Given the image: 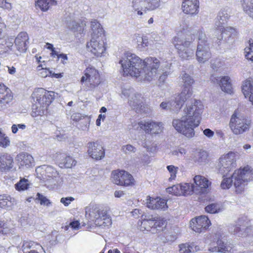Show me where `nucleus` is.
I'll return each instance as SVG.
<instances>
[{
  "mask_svg": "<svg viewBox=\"0 0 253 253\" xmlns=\"http://www.w3.org/2000/svg\"><path fill=\"white\" fill-rule=\"evenodd\" d=\"M69 227H71L73 229H79L80 227V224L77 220L72 221L70 223L69 226H65V230H68Z\"/></svg>",
  "mask_w": 253,
  "mask_h": 253,
  "instance_id": "obj_62",
  "label": "nucleus"
},
{
  "mask_svg": "<svg viewBox=\"0 0 253 253\" xmlns=\"http://www.w3.org/2000/svg\"><path fill=\"white\" fill-rule=\"evenodd\" d=\"M139 126L146 133L152 135L159 134L162 133L164 129L163 123L151 120L140 121L139 122Z\"/></svg>",
  "mask_w": 253,
  "mask_h": 253,
  "instance_id": "obj_16",
  "label": "nucleus"
},
{
  "mask_svg": "<svg viewBox=\"0 0 253 253\" xmlns=\"http://www.w3.org/2000/svg\"><path fill=\"white\" fill-rule=\"evenodd\" d=\"M31 185V183L28 179L25 178H22L20 179V181L15 185V189L19 191H24L28 189Z\"/></svg>",
  "mask_w": 253,
  "mask_h": 253,
  "instance_id": "obj_41",
  "label": "nucleus"
},
{
  "mask_svg": "<svg viewBox=\"0 0 253 253\" xmlns=\"http://www.w3.org/2000/svg\"><path fill=\"white\" fill-rule=\"evenodd\" d=\"M167 169L170 174V177L169 178V181L174 180L176 177L178 168L173 165H169L167 167Z\"/></svg>",
  "mask_w": 253,
  "mask_h": 253,
  "instance_id": "obj_51",
  "label": "nucleus"
},
{
  "mask_svg": "<svg viewBox=\"0 0 253 253\" xmlns=\"http://www.w3.org/2000/svg\"><path fill=\"white\" fill-rule=\"evenodd\" d=\"M37 177L41 180L46 181L51 178H57L59 177L57 171L52 167L47 165H42L38 167L36 169Z\"/></svg>",
  "mask_w": 253,
  "mask_h": 253,
  "instance_id": "obj_18",
  "label": "nucleus"
},
{
  "mask_svg": "<svg viewBox=\"0 0 253 253\" xmlns=\"http://www.w3.org/2000/svg\"><path fill=\"white\" fill-rule=\"evenodd\" d=\"M144 65L141 71L140 77L144 80L151 82L155 80L160 74L159 60L154 57H149L144 60Z\"/></svg>",
  "mask_w": 253,
  "mask_h": 253,
  "instance_id": "obj_7",
  "label": "nucleus"
},
{
  "mask_svg": "<svg viewBox=\"0 0 253 253\" xmlns=\"http://www.w3.org/2000/svg\"><path fill=\"white\" fill-rule=\"evenodd\" d=\"M16 204V200L9 195H0V207L6 210H12Z\"/></svg>",
  "mask_w": 253,
  "mask_h": 253,
  "instance_id": "obj_29",
  "label": "nucleus"
},
{
  "mask_svg": "<svg viewBox=\"0 0 253 253\" xmlns=\"http://www.w3.org/2000/svg\"><path fill=\"white\" fill-rule=\"evenodd\" d=\"M207 157L208 154L206 151H200L196 154L194 158V161L199 165H202L206 162Z\"/></svg>",
  "mask_w": 253,
  "mask_h": 253,
  "instance_id": "obj_45",
  "label": "nucleus"
},
{
  "mask_svg": "<svg viewBox=\"0 0 253 253\" xmlns=\"http://www.w3.org/2000/svg\"><path fill=\"white\" fill-rule=\"evenodd\" d=\"M230 9L226 7L221 9L218 13L215 22V26L217 29L214 30V34L216 37L217 42H220L221 40L224 38V42L227 44L230 47L234 42V38L237 35V32L235 28L231 27H224L227 20L229 17Z\"/></svg>",
  "mask_w": 253,
  "mask_h": 253,
  "instance_id": "obj_2",
  "label": "nucleus"
},
{
  "mask_svg": "<svg viewBox=\"0 0 253 253\" xmlns=\"http://www.w3.org/2000/svg\"><path fill=\"white\" fill-rule=\"evenodd\" d=\"M234 186L237 194L242 193L245 190L247 183L253 179V169L249 166L241 168L232 174Z\"/></svg>",
  "mask_w": 253,
  "mask_h": 253,
  "instance_id": "obj_5",
  "label": "nucleus"
},
{
  "mask_svg": "<svg viewBox=\"0 0 253 253\" xmlns=\"http://www.w3.org/2000/svg\"><path fill=\"white\" fill-rule=\"evenodd\" d=\"M55 159L61 168H71L77 163L76 161L72 157L64 153H57Z\"/></svg>",
  "mask_w": 253,
  "mask_h": 253,
  "instance_id": "obj_24",
  "label": "nucleus"
},
{
  "mask_svg": "<svg viewBox=\"0 0 253 253\" xmlns=\"http://www.w3.org/2000/svg\"><path fill=\"white\" fill-rule=\"evenodd\" d=\"M191 96V90L190 88L183 89L182 92L178 94L175 95L162 102L160 107L165 110L177 113L181 108L184 103Z\"/></svg>",
  "mask_w": 253,
  "mask_h": 253,
  "instance_id": "obj_6",
  "label": "nucleus"
},
{
  "mask_svg": "<svg viewBox=\"0 0 253 253\" xmlns=\"http://www.w3.org/2000/svg\"><path fill=\"white\" fill-rule=\"evenodd\" d=\"M113 182L118 185L124 186H132L134 184L132 176L125 170H114L112 172Z\"/></svg>",
  "mask_w": 253,
  "mask_h": 253,
  "instance_id": "obj_14",
  "label": "nucleus"
},
{
  "mask_svg": "<svg viewBox=\"0 0 253 253\" xmlns=\"http://www.w3.org/2000/svg\"><path fill=\"white\" fill-rule=\"evenodd\" d=\"M98 221L96 222V225L98 226L108 227L112 224L111 219L106 211L104 214H102L101 218Z\"/></svg>",
  "mask_w": 253,
  "mask_h": 253,
  "instance_id": "obj_46",
  "label": "nucleus"
},
{
  "mask_svg": "<svg viewBox=\"0 0 253 253\" xmlns=\"http://www.w3.org/2000/svg\"><path fill=\"white\" fill-rule=\"evenodd\" d=\"M0 7L10 10L12 8V4L7 0H0Z\"/></svg>",
  "mask_w": 253,
  "mask_h": 253,
  "instance_id": "obj_59",
  "label": "nucleus"
},
{
  "mask_svg": "<svg viewBox=\"0 0 253 253\" xmlns=\"http://www.w3.org/2000/svg\"><path fill=\"white\" fill-rule=\"evenodd\" d=\"M23 253H44L42 246L34 242H25L22 246Z\"/></svg>",
  "mask_w": 253,
  "mask_h": 253,
  "instance_id": "obj_26",
  "label": "nucleus"
},
{
  "mask_svg": "<svg viewBox=\"0 0 253 253\" xmlns=\"http://www.w3.org/2000/svg\"><path fill=\"white\" fill-rule=\"evenodd\" d=\"M28 40V35L26 33H20L15 40V45L17 52L14 51V54L17 56L20 53L25 52L27 49V42Z\"/></svg>",
  "mask_w": 253,
  "mask_h": 253,
  "instance_id": "obj_22",
  "label": "nucleus"
},
{
  "mask_svg": "<svg viewBox=\"0 0 253 253\" xmlns=\"http://www.w3.org/2000/svg\"><path fill=\"white\" fill-rule=\"evenodd\" d=\"M9 143L8 137L0 130V147L5 148L9 145Z\"/></svg>",
  "mask_w": 253,
  "mask_h": 253,
  "instance_id": "obj_53",
  "label": "nucleus"
},
{
  "mask_svg": "<svg viewBox=\"0 0 253 253\" xmlns=\"http://www.w3.org/2000/svg\"><path fill=\"white\" fill-rule=\"evenodd\" d=\"M205 211L210 213H216L222 211V206L218 203H211L207 206Z\"/></svg>",
  "mask_w": 253,
  "mask_h": 253,
  "instance_id": "obj_42",
  "label": "nucleus"
},
{
  "mask_svg": "<svg viewBox=\"0 0 253 253\" xmlns=\"http://www.w3.org/2000/svg\"><path fill=\"white\" fill-rule=\"evenodd\" d=\"M147 207L152 210H166L168 208L167 202L160 197L155 198L148 196L146 200Z\"/></svg>",
  "mask_w": 253,
  "mask_h": 253,
  "instance_id": "obj_23",
  "label": "nucleus"
},
{
  "mask_svg": "<svg viewBox=\"0 0 253 253\" xmlns=\"http://www.w3.org/2000/svg\"><path fill=\"white\" fill-rule=\"evenodd\" d=\"M54 95V92L48 91L42 88L36 90L32 94L36 101L32 107V116L35 117L44 115L53 100Z\"/></svg>",
  "mask_w": 253,
  "mask_h": 253,
  "instance_id": "obj_3",
  "label": "nucleus"
},
{
  "mask_svg": "<svg viewBox=\"0 0 253 253\" xmlns=\"http://www.w3.org/2000/svg\"><path fill=\"white\" fill-rule=\"evenodd\" d=\"M211 224V221L206 215H201L192 219L190 221V227L196 232H205Z\"/></svg>",
  "mask_w": 253,
  "mask_h": 253,
  "instance_id": "obj_19",
  "label": "nucleus"
},
{
  "mask_svg": "<svg viewBox=\"0 0 253 253\" xmlns=\"http://www.w3.org/2000/svg\"><path fill=\"white\" fill-rule=\"evenodd\" d=\"M244 51L245 57L253 62V43H250L249 46L246 47Z\"/></svg>",
  "mask_w": 253,
  "mask_h": 253,
  "instance_id": "obj_52",
  "label": "nucleus"
},
{
  "mask_svg": "<svg viewBox=\"0 0 253 253\" xmlns=\"http://www.w3.org/2000/svg\"><path fill=\"white\" fill-rule=\"evenodd\" d=\"M36 199L40 201V204L41 205L48 206L51 204L49 202V200L47 198H46L43 195L40 194L39 193H37V194Z\"/></svg>",
  "mask_w": 253,
  "mask_h": 253,
  "instance_id": "obj_56",
  "label": "nucleus"
},
{
  "mask_svg": "<svg viewBox=\"0 0 253 253\" xmlns=\"http://www.w3.org/2000/svg\"><path fill=\"white\" fill-rule=\"evenodd\" d=\"M67 27L73 32L82 31L80 24L74 20L70 19L66 21Z\"/></svg>",
  "mask_w": 253,
  "mask_h": 253,
  "instance_id": "obj_44",
  "label": "nucleus"
},
{
  "mask_svg": "<svg viewBox=\"0 0 253 253\" xmlns=\"http://www.w3.org/2000/svg\"><path fill=\"white\" fill-rule=\"evenodd\" d=\"M168 75H169V72L167 71H163L162 72V74H161V75H160L159 79H158V81L159 83V85H160V84H163L165 82L166 79L167 78Z\"/></svg>",
  "mask_w": 253,
  "mask_h": 253,
  "instance_id": "obj_61",
  "label": "nucleus"
},
{
  "mask_svg": "<svg viewBox=\"0 0 253 253\" xmlns=\"http://www.w3.org/2000/svg\"><path fill=\"white\" fill-rule=\"evenodd\" d=\"M204 106L200 100L187 103L180 119H174L172 126L175 130L188 138L195 135L194 129L200 124Z\"/></svg>",
  "mask_w": 253,
  "mask_h": 253,
  "instance_id": "obj_1",
  "label": "nucleus"
},
{
  "mask_svg": "<svg viewBox=\"0 0 253 253\" xmlns=\"http://www.w3.org/2000/svg\"><path fill=\"white\" fill-rule=\"evenodd\" d=\"M250 123L243 116H237L235 113L231 117L229 126L232 132L236 135L240 134L249 129Z\"/></svg>",
  "mask_w": 253,
  "mask_h": 253,
  "instance_id": "obj_13",
  "label": "nucleus"
},
{
  "mask_svg": "<svg viewBox=\"0 0 253 253\" xmlns=\"http://www.w3.org/2000/svg\"><path fill=\"white\" fill-rule=\"evenodd\" d=\"M227 175H223V179L221 182L220 186L223 189H227L230 188L232 184L234 185V179L231 177H227Z\"/></svg>",
  "mask_w": 253,
  "mask_h": 253,
  "instance_id": "obj_47",
  "label": "nucleus"
},
{
  "mask_svg": "<svg viewBox=\"0 0 253 253\" xmlns=\"http://www.w3.org/2000/svg\"><path fill=\"white\" fill-rule=\"evenodd\" d=\"M179 253H191L189 244H183L179 246Z\"/></svg>",
  "mask_w": 253,
  "mask_h": 253,
  "instance_id": "obj_58",
  "label": "nucleus"
},
{
  "mask_svg": "<svg viewBox=\"0 0 253 253\" xmlns=\"http://www.w3.org/2000/svg\"><path fill=\"white\" fill-rule=\"evenodd\" d=\"M219 85L222 91L228 93L232 92V87L229 77L224 76L221 78Z\"/></svg>",
  "mask_w": 253,
  "mask_h": 253,
  "instance_id": "obj_36",
  "label": "nucleus"
},
{
  "mask_svg": "<svg viewBox=\"0 0 253 253\" xmlns=\"http://www.w3.org/2000/svg\"><path fill=\"white\" fill-rule=\"evenodd\" d=\"M86 48L88 51L97 57L102 56L106 51L105 42L99 37H91L90 41L86 43Z\"/></svg>",
  "mask_w": 253,
  "mask_h": 253,
  "instance_id": "obj_15",
  "label": "nucleus"
},
{
  "mask_svg": "<svg viewBox=\"0 0 253 253\" xmlns=\"http://www.w3.org/2000/svg\"><path fill=\"white\" fill-rule=\"evenodd\" d=\"M244 13L253 20V0H240Z\"/></svg>",
  "mask_w": 253,
  "mask_h": 253,
  "instance_id": "obj_34",
  "label": "nucleus"
},
{
  "mask_svg": "<svg viewBox=\"0 0 253 253\" xmlns=\"http://www.w3.org/2000/svg\"><path fill=\"white\" fill-rule=\"evenodd\" d=\"M194 192L197 194H202L208 192L211 182L205 177L196 175L194 178Z\"/></svg>",
  "mask_w": 253,
  "mask_h": 253,
  "instance_id": "obj_20",
  "label": "nucleus"
},
{
  "mask_svg": "<svg viewBox=\"0 0 253 253\" xmlns=\"http://www.w3.org/2000/svg\"><path fill=\"white\" fill-rule=\"evenodd\" d=\"M210 44L204 32H198V42L196 51V60L199 63H205L211 57Z\"/></svg>",
  "mask_w": 253,
  "mask_h": 253,
  "instance_id": "obj_8",
  "label": "nucleus"
},
{
  "mask_svg": "<svg viewBox=\"0 0 253 253\" xmlns=\"http://www.w3.org/2000/svg\"><path fill=\"white\" fill-rule=\"evenodd\" d=\"M134 93L133 89L130 86H124L122 88L121 97L127 98L128 100L130 97H131Z\"/></svg>",
  "mask_w": 253,
  "mask_h": 253,
  "instance_id": "obj_50",
  "label": "nucleus"
},
{
  "mask_svg": "<svg viewBox=\"0 0 253 253\" xmlns=\"http://www.w3.org/2000/svg\"><path fill=\"white\" fill-rule=\"evenodd\" d=\"M87 153L92 158L96 160L101 159L105 155L103 147L97 142L88 143Z\"/></svg>",
  "mask_w": 253,
  "mask_h": 253,
  "instance_id": "obj_21",
  "label": "nucleus"
},
{
  "mask_svg": "<svg viewBox=\"0 0 253 253\" xmlns=\"http://www.w3.org/2000/svg\"><path fill=\"white\" fill-rule=\"evenodd\" d=\"M248 222H243L240 219L236 225L231 229V232L238 237H243L248 235V230L249 229L248 227Z\"/></svg>",
  "mask_w": 253,
  "mask_h": 253,
  "instance_id": "obj_25",
  "label": "nucleus"
},
{
  "mask_svg": "<svg viewBox=\"0 0 253 253\" xmlns=\"http://www.w3.org/2000/svg\"><path fill=\"white\" fill-rule=\"evenodd\" d=\"M167 192L175 196L182 195L181 184L174 185L167 189Z\"/></svg>",
  "mask_w": 253,
  "mask_h": 253,
  "instance_id": "obj_49",
  "label": "nucleus"
},
{
  "mask_svg": "<svg viewBox=\"0 0 253 253\" xmlns=\"http://www.w3.org/2000/svg\"><path fill=\"white\" fill-rule=\"evenodd\" d=\"M122 151L126 154H129L131 153H134L136 151V148L131 145L127 144L123 145L121 148Z\"/></svg>",
  "mask_w": 253,
  "mask_h": 253,
  "instance_id": "obj_55",
  "label": "nucleus"
},
{
  "mask_svg": "<svg viewBox=\"0 0 253 253\" xmlns=\"http://www.w3.org/2000/svg\"><path fill=\"white\" fill-rule=\"evenodd\" d=\"M142 97L141 94L135 92L131 97H130L128 103L133 109H136L141 107Z\"/></svg>",
  "mask_w": 253,
  "mask_h": 253,
  "instance_id": "obj_35",
  "label": "nucleus"
},
{
  "mask_svg": "<svg viewBox=\"0 0 253 253\" xmlns=\"http://www.w3.org/2000/svg\"><path fill=\"white\" fill-rule=\"evenodd\" d=\"M12 45L11 43H7L5 40H0V55L3 57L7 54H12V49L10 48Z\"/></svg>",
  "mask_w": 253,
  "mask_h": 253,
  "instance_id": "obj_40",
  "label": "nucleus"
},
{
  "mask_svg": "<svg viewBox=\"0 0 253 253\" xmlns=\"http://www.w3.org/2000/svg\"><path fill=\"white\" fill-rule=\"evenodd\" d=\"M238 158L237 152H229L222 155L219 159V162L216 166L219 173L222 175H228L236 167Z\"/></svg>",
  "mask_w": 253,
  "mask_h": 253,
  "instance_id": "obj_9",
  "label": "nucleus"
},
{
  "mask_svg": "<svg viewBox=\"0 0 253 253\" xmlns=\"http://www.w3.org/2000/svg\"><path fill=\"white\" fill-rule=\"evenodd\" d=\"M242 92L246 98H249L253 105V82L246 80L242 85Z\"/></svg>",
  "mask_w": 253,
  "mask_h": 253,
  "instance_id": "obj_30",
  "label": "nucleus"
},
{
  "mask_svg": "<svg viewBox=\"0 0 253 253\" xmlns=\"http://www.w3.org/2000/svg\"><path fill=\"white\" fill-rule=\"evenodd\" d=\"M16 160L21 167L28 168L34 166L35 162L33 157L27 153H20L17 156Z\"/></svg>",
  "mask_w": 253,
  "mask_h": 253,
  "instance_id": "obj_27",
  "label": "nucleus"
},
{
  "mask_svg": "<svg viewBox=\"0 0 253 253\" xmlns=\"http://www.w3.org/2000/svg\"><path fill=\"white\" fill-rule=\"evenodd\" d=\"M172 42L181 59L188 60L193 57L194 51L190 47L191 41L187 39L183 40L180 37L176 36L173 38Z\"/></svg>",
  "mask_w": 253,
  "mask_h": 253,
  "instance_id": "obj_10",
  "label": "nucleus"
},
{
  "mask_svg": "<svg viewBox=\"0 0 253 253\" xmlns=\"http://www.w3.org/2000/svg\"><path fill=\"white\" fill-rule=\"evenodd\" d=\"M231 248L227 246L226 244L221 240H218L217 242V246L213 247H210L209 250L211 252H220L226 253L230 251Z\"/></svg>",
  "mask_w": 253,
  "mask_h": 253,
  "instance_id": "obj_37",
  "label": "nucleus"
},
{
  "mask_svg": "<svg viewBox=\"0 0 253 253\" xmlns=\"http://www.w3.org/2000/svg\"><path fill=\"white\" fill-rule=\"evenodd\" d=\"M52 74V71H50L47 68H42L41 71L38 72L39 75L42 78H45L48 76H50Z\"/></svg>",
  "mask_w": 253,
  "mask_h": 253,
  "instance_id": "obj_57",
  "label": "nucleus"
},
{
  "mask_svg": "<svg viewBox=\"0 0 253 253\" xmlns=\"http://www.w3.org/2000/svg\"><path fill=\"white\" fill-rule=\"evenodd\" d=\"M186 153L187 151L185 148L183 147H179L173 150L172 152V154L179 158H181L185 157Z\"/></svg>",
  "mask_w": 253,
  "mask_h": 253,
  "instance_id": "obj_54",
  "label": "nucleus"
},
{
  "mask_svg": "<svg viewBox=\"0 0 253 253\" xmlns=\"http://www.w3.org/2000/svg\"><path fill=\"white\" fill-rule=\"evenodd\" d=\"M182 82L184 84V89H187L190 88L191 90V94H192V90L191 86L194 84V79L188 74L184 73L182 75Z\"/></svg>",
  "mask_w": 253,
  "mask_h": 253,
  "instance_id": "obj_43",
  "label": "nucleus"
},
{
  "mask_svg": "<svg viewBox=\"0 0 253 253\" xmlns=\"http://www.w3.org/2000/svg\"><path fill=\"white\" fill-rule=\"evenodd\" d=\"M160 5V0H132V7L138 15H142L141 10L147 9L153 10Z\"/></svg>",
  "mask_w": 253,
  "mask_h": 253,
  "instance_id": "obj_17",
  "label": "nucleus"
},
{
  "mask_svg": "<svg viewBox=\"0 0 253 253\" xmlns=\"http://www.w3.org/2000/svg\"><path fill=\"white\" fill-rule=\"evenodd\" d=\"M84 72V75L81 79V83L83 85L86 86L88 89H92L100 84L99 74L95 68H87Z\"/></svg>",
  "mask_w": 253,
  "mask_h": 253,
  "instance_id": "obj_12",
  "label": "nucleus"
},
{
  "mask_svg": "<svg viewBox=\"0 0 253 253\" xmlns=\"http://www.w3.org/2000/svg\"><path fill=\"white\" fill-rule=\"evenodd\" d=\"M84 117L79 113H75L71 116V119L75 122H78L84 118Z\"/></svg>",
  "mask_w": 253,
  "mask_h": 253,
  "instance_id": "obj_63",
  "label": "nucleus"
},
{
  "mask_svg": "<svg viewBox=\"0 0 253 253\" xmlns=\"http://www.w3.org/2000/svg\"><path fill=\"white\" fill-rule=\"evenodd\" d=\"M199 6V3L184 1L182 4V9L185 13L193 15L198 12Z\"/></svg>",
  "mask_w": 253,
  "mask_h": 253,
  "instance_id": "obj_31",
  "label": "nucleus"
},
{
  "mask_svg": "<svg viewBox=\"0 0 253 253\" xmlns=\"http://www.w3.org/2000/svg\"><path fill=\"white\" fill-rule=\"evenodd\" d=\"M56 4V2L54 0H37L36 1V6L39 7L42 11L48 10L51 6Z\"/></svg>",
  "mask_w": 253,
  "mask_h": 253,
  "instance_id": "obj_39",
  "label": "nucleus"
},
{
  "mask_svg": "<svg viewBox=\"0 0 253 253\" xmlns=\"http://www.w3.org/2000/svg\"><path fill=\"white\" fill-rule=\"evenodd\" d=\"M124 71V74L132 77H139L144 64V60L129 52L124 53L122 59L119 61Z\"/></svg>",
  "mask_w": 253,
  "mask_h": 253,
  "instance_id": "obj_4",
  "label": "nucleus"
},
{
  "mask_svg": "<svg viewBox=\"0 0 253 253\" xmlns=\"http://www.w3.org/2000/svg\"><path fill=\"white\" fill-rule=\"evenodd\" d=\"M12 158L8 155L0 156V170H9L12 168L13 165Z\"/></svg>",
  "mask_w": 253,
  "mask_h": 253,
  "instance_id": "obj_33",
  "label": "nucleus"
},
{
  "mask_svg": "<svg viewBox=\"0 0 253 253\" xmlns=\"http://www.w3.org/2000/svg\"><path fill=\"white\" fill-rule=\"evenodd\" d=\"M89 216H90V220L94 221V223L96 225V222H99L100 219L101 218L102 214H104L106 211L101 210L97 206H93L90 209Z\"/></svg>",
  "mask_w": 253,
  "mask_h": 253,
  "instance_id": "obj_32",
  "label": "nucleus"
},
{
  "mask_svg": "<svg viewBox=\"0 0 253 253\" xmlns=\"http://www.w3.org/2000/svg\"><path fill=\"white\" fill-rule=\"evenodd\" d=\"M13 96L9 88L4 84H0V104L5 106L12 100Z\"/></svg>",
  "mask_w": 253,
  "mask_h": 253,
  "instance_id": "obj_28",
  "label": "nucleus"
},
{
  "mask_svg": "<svg viewBox=\"0 0 253 253\" xmlns=\"http://www.w3.org/2000/svg\"><path fill=\"white\" fill-rule=\"evenodd\" d=\"M74 200V198L72 197H63L60 199V202L65 207H67Z\"/></svg>",
  "mask_w": 253,
  "mask_h": 253,
  "instance_id": "obj_60",
  "label": "nucleus"
},
{
  "mask_svg": "<svg viewBox=\"0 0 253 253\" xmlns=\"http://www.w3.org/2000/svg\"><path fill=\"white\" fill-rule=\"evenodd\" d=\"M182 195H191L194 192V185L191 183L181 184Z\"/></svg>",
  "mask_w": 253,
  "mask_h": 253,
  "instance_id": "obj_48",
  "label": "nucleus"
},
{
  "mask_svg": "<svg viewBox=\"0 0 253 253\" xmlns=\"http://www.w3.org/2000/svg\"><path fill=\"white\" fill-rule=\"evenodd\" d=\"M90 27L92 31L91 37H100L103 34V29L97 20L92 21Z\"/></svg>",
  "mask_w": 253,
  "mask_h": 253,
  "instance_id": "obj_38",
  "label": "nucleus"
},
{
  "mask_svg": "<svg viewBox=\"0 0 253 253\" xmlns=\"http://www.w3.org/2000/svg\"><path fill=\"white\" fill-rule=\"evenodd\" d=\"M204 134L209 138H211L214 135V132L210 128H206L203 130Z\"/></svg>",
  "mask_w": 253,
  "mask_h": 253,
  "instance_id": "obj_64",
  "label": "nucleus"
},
{
  "mask_svg": "<svg viewBox=\"0 0 253 253\" xmlns=\"http://www.w3.org/2000/svg\"><path fill=\"white\" fill-rule=\"evenodd\" d=\"M164 222L160 220H156L150 216L142 217L141 221L138 222L139 229L142 232H151L154 234L163 229Z\"/></svg>",
  "mask_w": 253,
  "mask_h": 253,
  "instance_id": "obj_11",
  "label": "nucleus"
}]
</instances>
